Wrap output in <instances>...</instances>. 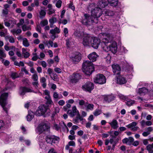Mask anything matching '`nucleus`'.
I'll return each instance as SVG.
<instances>
[{"label": "nucleus", "mask_w": 153, "mask_h": 153, "mask_svg": "<svg viewBox=\"0 0 153 153\" xmlns=\"http://www.w3.org/2000/svg\"><path fill=\"white\" fill-rule=\"evenodd\" d=\"M115 36L112 34H108L105 36L102 39L101 47L104 51L106 52L111 51L115 53L117 51V43L113 40Z\"/></svg>", "instance_id": "obj_1"}, {"label": "nucleus", "mask_w": 153, "mask_h": 153, "mask_svg": "<svg viewBox=\"0 0 153 153\" xmlns=\"http://www.w3.org/2000/svg\"><path fill=\"white\" fill-rule=\"evenodd\" d=\"M91 15L85 13L84 15L85 19L82 21V23L85 25H91L97 23L98 18L102 14V11L100 8L96 7L91 10Z\"/></svg>", "instance_id": "obj_2"}, {"label": "nucleus", "mask_w": 153, "mask_h": 153, "mask_svg": "<svg viewBox=\"0 0 153 153\" xmlns=\"http://www.w3.org/2000/svg\"><path fill=\"white\" fill-rule=\"evenodd\" d=\"M82 69L83 72L86 75H89L94 70V67L93 63L89 61L84 62L82 65Z\"/></svg>", "instance_id": "obj_3"}, {"label": "nucleus", "mask_w": 153, "mask_h": 153, "mask_svg": "<svg viewBox=\"0 0 153 153\" xmlns=\"http://www.w3.org/2000/svg\"><path fill=\"white\" fill-rule=\"evenodd\" d=\"M1 96L0 97V104L3 108V110L5 111L6 114H7L8 108L9 107V106L6 107L7 102V99L8 97V94L7 93H3L0 92Z\"/></svg>", "instance_id": "obj_4"}, {"label": "nucleus", "mask_w": 153, "mask_h": 153, "mask_svg": "<svg viewBox=\"0 0 153 153\" xmlns=\"http://www.w3.org/2000/svg\"><path fill=\"white\" fill-rule=\"evenodd\" d=\"M94 82L96 83L102 84L106 82L105 76L102 74H97L94 79Z\"/></svg>", "instance_id": "obj_5"}, {"label": "nucleus", "mask_w": 153, "mask_h": 153, "mask_svg": "<svg viewBox=\"0 0 153 153\" xmlns=\"http://www.w3.org/2000/svg\"><path fill=\"white\" fill-rule=\"evenodd\" d=\"M81 76L79 74L74 73L69 76V80L70 82L72 83H76L81 79Z\"/></svg>", "instance_id": "obj_6"}, {"label": "nucleus", "mask_w": 153, "mask_h": 153, "mask_svg": "<svg viewBox=\"0 0 153 153\" xmlns=\"http://www.w3.org/2000/svg\"><path fill=\"white\" fill-rule=\"evenodd\" d=\"M83 90L91 92L94 88V84L90 82H88L82 86Z\"/></svg>", "instance_id": "obj_7"}, {"label": "nucleus", "mask_w": 153, "mask_h": 153, "mask_svg": "<svg viewBox=\"0 0 153 153\" xmlns=\"http://www.w3.org/2000/svg\"><path fill=\"white\" fill-rule=\"evenodd\" d=\"M70 58L73 62H78L81 60V54L79 52H76L71 55Z\"/></svg>", "instance_id": "obj_8"}, {"label": "nucleus", "mask_w": 153, "mask_h": 153, "mask_svg": "<svg viewBox=\"0 0 153 153\" xmlns=\"http://www.w3.org/2000/svg\"><path fill=\"white\" fill-rule=\"evenodd\" d=\"M49 127L45 123H40L36 128V132L40 133L43 131L48 129Z\"/></svg>", "instance_id": "obj_9"}, {"label": "nucleus", "mask_w": 153, "mask_h": 153, "mask_svg": "<svg viewBox=\"0 0 153 153\" xmlns=\"http://www.w3.org/2000/svg\"><path fill=\"white\" fill-rule=\"evenodd\" d=\"M79 113V111L77 110L76 107L75 105L73 106L72 110H69L67 111V114L71 117H73L75 115Z\"/></svg>", "instance_id": "obj_10"}, {"label": "nucleus", "mask_w": 153, "mask_h": 153, "mask_svg": "<svg viewBox=\"0 0 153 153\" xmlns=\"http://www.w3.org/2000/svg\"><path fill=\"white\" fill-rule=\"evenodd\" d=\"M26 92H34L32 89L30 88L25 87H22L20 88L19 92L20 95H24Z\"/></svg>", "instance_id": "obj_11"}, {"label": "nucleus", "mask_w": 153, "mask_h": 153, "mask_svg": "<svg viewBox=\"0 0 153 153\" xmlns=\"http://www.w3.org/2000/svg\"><path fill=\"white\" fill-rule=\"evenodd\" d=\"M113 71L114 74L116 76L120 74L121 68L120 66L117 64H114L112 65Z\"/></svg>", "instance_id": "obj_12"}, {"label": "nucleus", "mask_w": 153, "mask_h": 153, "mask_svg": "<svg viewBox=\"0 0 153 153\" xmlns=\"http://www.w3.org/2000/svg\"><path fill=\"white\" fill-rule=\"evenodd\" d=\"M150 89L149 87L146 88V87H141L139 88L137 90V94L140 96H144L146 94L148 93L149 90H150Z\"/></svg>", "instance_id": "obj_13"}, {"label": "nucleus", "mask_w": 153, "mask_h": 153, "mask_svg": "<svg viewBox=\"0 0 153 153\" xmlns=\"http://www.w3.org/2000/svg\"><path fill=\"white\" fill-rule=\"evenodd\" d=\"M93 37H85L83 40L82 43L85 46H91Z\"/></svg>", "instance_id": "obj_14"}, {"label": "nucleus", "mask_w": 153, "mask_h": 153, "mask_svg": "<svg viewBox=\"0 0 153 153\" xmlns=\"http://www.w3.org/2000/svg\"><path fill=\"white\" fill-rule=\"evenodd\" d=\"M91 46L95 49H97L100 43V40L97 38L93 37Z\"/></svg>", "instance_id": "obj_15"}, {"label": "nucleus", "mask_w": 153, "mask_h": 153, "mask_svg": "<svg viewBox=\"0 0 153 153\" xmlns=\"http://www.w3.org/2000/svg\"><path fill=\"white\" fill-rule=\"evenodd\" d=\"M117 77V83L120 84H123L126 83L127 80L123 76H121L120 74L119 75L116 76Z\"/></svg>", "instance_id": "obj_16"}, {"label": "nucleus", "mask_w": 153, "mask_h": 153, "mask_svg": "<svg viewBox=\"0 0 153 153\" xmlns=\"http://www.w3.org/2000/svg\"><path fill=\"white\" fill-rule=\"evenodd\" d=\"M137 125V123L136 122H133L127 125L126 126L128 128H131V130L136 131L139 128L138 127L136 126Z\"/></svg>", "instance_id": "obj_17"}, {"label": "nucleus", "mask_w": 153, "mask_h": 153, "mask_svg": "<svg viewBox=\"0 0 153 153\" xmlns=\"http://www.w3.org/2000/svg\"><path fill=\"white\" fill-rule=\"evenodd\" d=\"M98 56L96 53L94 52L90 53L88 56V57L89 59L93 62L95 61Z\"/></svg>", "instance_id": "obj_18"}, {"label": "nucleus", "mask_w": 153, "mask_h": 153, "mask_svg": "<svg viewBox=\"0 0 153 153\" xmlns=\"http://www.w3.org/2000/svg\"><path fill=\"white\" fill-rule=\"evenodd\" d=\"M134 139L132 137H129L128 138H126L123 139L122 142L123 143H126L128 145H131L134 141Z\"/></svg>", "instance_id": "obj_19"}, {"label": "nucleus", "mask_w": 153, "mask_h": 153, "mask_svg": "<svg viewBox=\"0 0 153 153\" xmlns=\"http://www.w3.org/2000/svg\"><path fill=\"white\" fill-rule=\"evenodd\" d=\"M115 97L113 95H105L104 96V100L106 102H110L114 99Z\"/></svg>", "instance_id": "obj_20"}, {"label": "nucleus", "mask_w": 153, "mask_h": 153, "mask_svg": "<svg viewBox=\"0 0 153 153\" xmlns=\"http://www.w3.org/2000/svg\"><path fill=\"white\" fill-rule=\"evenodd\" d=\"M11 137L10 135H8L6 134H3L2 139L6 143H8L11 142Z\"/></svg>", "instance_id": "obj_21"}, {"label": "nucleus", "mask_w": 153, "mask_h": 153, "mask_svg": "<svg viewBox=\"0 0 153 153\" xmlns=\"http://www.w3.org/2000/svg\"><path fill=\"white\" fill-rule=\"evenodd\" d=\"M111 127L114 129H117L118 127L117 121L115 120H113L112 122L109 123Z\"/></svg>", "instance_id": "obj_22"}, {"label": "nucleus", "mask_w": 153, "mask_h": 153, "mask_svg": "<svg viewBox=\"0 0 153 153\" xmlns=\"http://www.w3.org/2000/svg\"><path fill=\"white\" fill-rule=\"evenodd\" d=\"M39 108L41 110L43 115L45 114L48 110V107L45 105H41L39 106Z\"/></svg>", "instance_id": "obj_23"}, {"label": "nucleus", "mask_w": 153, "mask_h": 153, "mask_svg": "<svg viewBox=\"0 0 153 153\" xmlns=\"http://www.w3.org/2000/svg\"><path fill=\"white\" fill-rule=\"evenodd\" d=\"M107 5L108 4L106 2L102 0L97 3V5L98 7L97 8L104 7Z\"/></svg>", "instance_id": "obj_24"}, {"label": "nucleus", "mask_w": 153, "mask_h": 153, "mask_svg": "<svg viewBox=\"0 0 153 153\" xmlns=\"http://www.w3.org/2000/svg\"><path fill=\"white\" fill-rule=\"evenodd\" d=\"M45 98L46 100V104H47L54 105V103L51 100L50 96H46L45 97Z\"/></svg>", "instance_id": "obj_25"}, {"label": "nucleus", "mask_w": 153, "mask_h": 153, "mask_svg": "<svg viewBox=\"0 0 153 153\" xmlns=\"http://www.w3.org/2000/svg\"><path fill=\"white\" fill-rule=\"evenodd\" d=\"M146 149L149 153H153V143L148 145L146 147Z\"/></svg>", "instance_id": "obj_26"}, {"label": "nucleus", "mask_w": 153, "mask_h": 153, "mask_svg": "<svg viewBox=\"0 0 153 153\" xmlns=\"http://www.w3.org/2000/svg\"><path fill=\"white\" fill-rule=\"evenodd\" d=\"M34 113L31 111H28V113L27 116V120L28 121H30L34 117Z\"/></svg>", "instance_id": "obj_27"}, {"label": "nucleus", "mask_w": 153, "mask_h": 153, "mask_svg": "<svg viewBox=\"0 0 153 153\" xmlns=\"http://www.w3.org/2000/svg\"><path fill=\"white\" fill-rule=\"evenodd\" d=\"M108 3L113 7H116L117 5L118 0H108Z\"/></svg>", "instance_id": "obj_28"}, {"label": "nucleus", "mask_w": 153, "mask_h": 153, "mask_svg": "<svg viewBox=\"0 0 153 153\" xmlns=\"http://www.w3.org/2000/svg\"><path fill=\"white\" fill-rule=\"evenodd\" d=\"M22 53L23 55L25 58H28L30 56V54L29 52L26 51V48H23L22 49Z\"/></svg>", "instance_id": "obj_29"}, {"label": "nucleus", "mask_w": 153, "mask_h": 153, "mask_svg": "<svg viewBox=\"0 0 153 153\" xmlns=\"http://www.w3.org/2000/svg\"><path fill=\"white\" fill-rule=\"evenodd\" d=\"M60 32V30L59 28L56 27L54 29H52L50 30V33L53 35H54L56 33H59Z\"/></svg>", "instance_id": "obj_30"}, {"label": "nucleus", "mask_w": 153, "mask_h": 153, "mask_svg": "<svg viewBox=\"0 0 153 153\" xmlns=\"http://www.w3.org/2000/svg\"><path fill=\"white\" fill-rule=\"evenodd\" d=\"M11 32L13 35H17L21 33L22 30L20 29H13L11 30Z\"/></svg>", "instance_id": "obj_31"}, {"label": "nucleus", "mask_w": 153, "mask_h": 153, "mask_svg": "<svg viewBox=\"0 0 153 153\" xmlns=\"http://www.w3.org/2000/svg\"><path fill=\"white\" fill-rule=\"evenodd\" d=\"M74 35L76 36L82 38L84 35V33L82 31H76L74 33Z\"/></svg>", "instance_id": "obj_32"}, {"label": "nucleus", "mask_w": 153, "mask_h": 153, "mask_svg": "<svg viewBox=\"0 0 153 153\" xmlns=\"http://www.w3.org/2000/svg\"><path fill=\"white\" fill-rule=\"evenodd\" d=\"M6 54L4 51L2 49H0V59H2L6 58Z\"/></svg>", "instance_id": "obj_33"}, {"label": "nucleus", "mask_w": 153, "mask_h": 153, "mask_svg": "<svg viewBox=\"0 0 153 153\" xmlns=\"http://www.w3.org/2000/svg\"><path fill=\"white\" fill-rule=\"evenodd\" d=\"M39 17L41 19H42L44 18L46 15V12L45 9H41L40 11L39 12Z\"/></svg>", "instance_id": "obj_34"}, {"label": "nucleus", "mask_w": 153, "mask_h": 153, "mask_svg": "<svg viewBox=\"0 0 153 153\" xmlns=\"http://www.w3.org/2000/svg\"><path fill=\"white\" fill-rule=\"evenodd\" d=\"M85 107L87 111L92 110L94 108V105L93 104L86 103L85 105Z\"/></svg>", "instance_id": "obj_35"}, {"label": "nucleus", "mask_w": 153, "mask_h": 153, "mask_svg": "<svg viewBox=\"0 0 153 153\" xmlns=\"http://www.w3.org/2000/svg\"><path fill=\"white\" fill-rule=\"evenodd\" d=\"M52 144L53 143H57L59 141V137L54 135H52Z\"/></svg>", "instance_id": "obj_36"}, {"label": "nucleus", "mask_w": 153, "mask_h": 153, "mask_svg": "<svg viewBox=\"0 0 153 153\" xmlns=\"http://www.w3.org/2000/svg\"><path fill=\"white\" fill-rule=\"evenodd\" d=\"M40 82L42 83V85L44 88H45L46 86V79L44 77H41L40 79Z\"/></svg>", "instance_id": "obj_37"}, {"label": "nucleus", "mask_w": 153, "mask_h": 153, "mask_svg": "<svg viewBox=\"0 0 153 153\" xmlns=\"http://www.w3.org/2000/svg\"><path fill=\"white\" fill-rule=\"evenodd\" d=\"M104 14L106 16H112L114 14V13L113 11L106 10L104 12Z\"/></svg>", "instance_id": "obj_38"}, {"label": "nucleus", "mask_w": 153, "mask_h": 153, "mask_svg": "<svg viewBox=\"0 0 153 153\" xmlns=\"http://www.w3.org/2000/svg\"><path fill=\"white\" fill-rule=\"evenodd\" d=\"M22 42L23 45L25 47H28L30 45L28 41L26 38H22Z\"/></svg>", "instance_id": "obj_39"}, {"label": "nucleus", "mask_w": 153, "mask_h": 153, "mask_svg": "<svg viewBox=\"0 0 153 153\" xmlns=\"http://www.w3.org/2000/svg\"><path fill=\"white\" fill-rule=\"evenodd\" d=\"M6 40H8L9 42L11 43L15 42V39L12 36H7L5 37Z\"/></svg>", "instance_id": "obj_40"}, {"label": "nucleus", "mask_w": 153, "mask_h": 153, "mask_svg": "<svg viewBox=\"0 0 153 153\" xmlns=\"http://www.w3.org/2000/svg\"><path fill=\"white\" fill-rule=\"evenodd\" d=\"M52 135H48L46 136V141L48 143H50L52 144Z\"/></svg>", "instance_id": "obj_41"}, {"label": "nucleus", "mask_w": 153, "mask_h": 153, "mask_svg": "<svg viewBox=\"0 0 153 153\" xmlns=\"http://www.w3.org/2000/svg\"><path fill=\"white\" fill-rule=\"evenodd\" d=\"M48 24V22L47 19H44L42 20L40 22L41 25L42 27H44L47 25Z\"/></svg>", "instance_id": "obj_42"}, {"label": "nucleus", "mask_w": 153, "mask_h": 153, "mask_svg": "<svg viewBox=\"0 0 153 153\" xmlns=\"http://www.w3.org/2000/svg\"><path fill=\"white\" fill-rule=\"evenodd\" d=\"M148 84L147 83H146L142 82H140L139 83L137 86L138 87H139L141 88L146 87V88H147L148 87Z\"/></svg>", "instance_id": "obj_43"}, {"label": "nucleus", "mask_w": 153, "mask_h": 153, "mask_svg": "<svg viewBox=\"0 0 153 153\" xmlns=\"http://www.w3.org/2000/svg\"><path fill=\"white\" fill-rule=\"evenodd\" d=\"M38 140L39 142V144L40 146H43V140L44 141L43 138L41 136H39L38 138Z\"/></svg>", "instance_id": "obj_44"}, {"label": "nucleus", "mask_w": 153, "mask_h": 153, "mask_svg": "<svg viewBox=\"0 0 153 153\" xmlns=\"http://www.w3.org/2000/svg\"><path fill=\"white\" fill-rule=\"evenodd\" d=\"M53 42L51 40H49L48 42H46V45L48 48H50V47H52L53 46Z\"/></svg>", "instance_id": "obj_45"}, {"label": "nucleus", "mask_w": 153, "mask_h": 153, "mask_svg": "<svg viewBox=\"0 0 153 153\" xmlns=\"http://www.w3.org/2000/svg\"><path fill=\"white\" fill-rule=\"evenodd\" d=\"M33 56L32 58V60L33 61H36L38 59H39V57L37 56V53H33Z\"/></svg>", "instance_id": "obj_46"}, {"label": "nucleus", "mask_w": 153, "mask_h": 153, "mask_svg": "<svg viewBox=\"0 0 153 153\" xmlns=\"http://www.w3.org/2000/svg\"><path fill=\"white\" fill-rule=\"evenodd\" d=\"M130 70L129 71V72H128L127 71V72L128 73H129V75L127 77L128 78V77H129V78H132V75L131 74H132V72L133 71V68L132 67V65L130 66Z\"/></svg>", "instance_id": "obj_47"}, {"label": "nucleus", "mask_w": 153, "mask_h": 153, "mask_svg": "<svg viewBox=\"0 0 153 153\" xmlns=\"http://www.w3.org/2000/svg\"><path fill=\"white\" fill-rule=\"evenodd\" d=\"M127 102H126V104L128 106H130L132 105L135 102L134 100H129L128 101L127 99Z\"/></svg>", "instance_id": "obj_48"}, {"label": "nucleus", "mask_w": 153, "mask_h": 153, "mask_svg": "<svg viewBox=\"0 0 153 153\" xmlns=\"http://www.w3.org/2000/svg\"><path fill=\"white\" fill-rule=\"evenodd\" d=\"M35 114L36 115L38 116L43 115L41 111V110L39 108V107L38 108L37 110H36L35 113Z\"/></svg>", "instance_id": "obj_49"}, {"label": "nucleus", "mask_w": 153, "mask_h": 153, "mask_svg": "<svg viewBox=\"0 0 153 153\" xmlns=\"http://www.w3.org/2000/svg\"><path fill=\"white\" fill-rule=\"evenodd\" d=\"M77 101L78 102L79 105L81 106H82L83 105H84L85 106V105L86 104V103H85V101L82 100H78Z\"/></svg>", "instance_id": "obj_50"}, {"label": "nucleus", "mask_w": 153, "mask_h": 153, "mask_svg": "<svg viewBox=\"0 0 153 153\" xmlns=\"http://www.w3.org/2000/svg\"><path fill=\"white\" fill-rule=\"evenodd\" d=\"M64 35L65 37H67L68 35V29L66 27L64 28L63 30Z\"/></svg>", "instance_id": "obj_51"}, {"label": "nucleus", "mask_w": 153, "mask_h": 153, "mask_svg": "<svg viewBox=\"0 0 153 153\" xmlns=\"http://www.w3.org/2000/svg\"><path fill=\"white\" fill-rule=\"evenodd\" d=\"M120 98L124 100L127 101V100L128 99V97L124 96L122 94H120L119 95Z\"/></svg>", "instance_id": "obj_52"}, {"label": "nucleus", "mask_w": 153, "mask_h": 153, "mask_svg": "<svg viewBox=\"0 0 153 153\" xmlns=\"http://www.w3.org/2000/svg\"><path fill=\"white\" fill-rule=\"evenodd\" d=\"M49 22L50 24L53 25L54 23L56 22V19L54 17L52 18L49 20Z\"/></svg>", "instance_id": "obj_53"}, {"label": "nucleus", "mask_w": 153, "mask_h": 153, "mask_svg": "<svg viewBox=\"0 0 153 153\" xmlns=\"http://www.w3.org/2000/svg\"><path fill=\"white\" fill-rule=\"evenodd\" d=\"M11 76L13 79H15L18 77L19 76L17 73L16 72H13L11 73Z\"/></svg>", "instance_id": "obj_54"}, {"label": "nucleus", "mask_w": 153, "mask_h": 153, "mask_svg": "<svg viewBox=\"0 0 153 153\" xmlns=\"http://www.w3.org/2000/svg\"><path fill=\"white\" fill-rule=\"evenodd\" d=\"M62 3V2L61 0L58 1L56 4V7L58 8H60L61 6Z\"/></svg>", "instance_id": "obj_55"}, {"label": "nucleus", "mask_w": 153, "mask_h": 153, "mask_svg": "<svg viewBox=\"0 0 153 153\" xmlns=\"http://www.w3.org/2000/svg\"><path fill=\"white\" fill-rule=\"evenodd\" d=\"M2 14L5 16L8 14V10L7 9H4L2 11Z\"/></svg>", "instance_id": "obj_56"}, {"label": "nucleus", "mask_w": 153, "mask_h": 153, "mask_svg": "<svg viewBox=\"0 0 153 153\" xmlns=\"http://www.w3.org/2000/svg\"><path fill=\"white\" fill-rule=\"evenodd\" d=\"M68 23L67 20L66 19H60L59 22V23L62 24L63 25H65L67 24Z\"/></svg>", "instance_id": "obj_57"}, {"label": "nucleus", "mask_w": 153, "mask_h": 153, "mask_svg": "<svg viewBox=\"0 0 153 153\" xmlns=\"http://www.w3.org/2000/svg\"><path fill=\"white\" fill-rule=\"evenodd\" d=\"M48 74L51 77V75L53 74V70L51 68H48L47 70Z\"/></svg>", "instance_id": "obj_58"}, {"label": "nucleus", "mask_w": 153, "mask_h": 153, "mask_svg": "<svg viewBox=\"0 0 153 153\" xmlns=\"http://www.w3.org/2000/svg\"><path fill=\"white\" fill-rule=\"evenodd\" d=\"M101 113V111L100 110H96L94 112V114L95 116H97L100 114Z\"/></svg>", "instance_id": "obj_59"}, {"label": "nucleus", "mask_w": 153, "mask_h": 153, "mask_svg": "<svg viewBox=\"0 0 153 153\" xmlns=\"http://www.w3.org/2000/svg\"><path fill=\"white\" fill-rule=\"evenodd\" d=\"M32 79L34 81H38V76L37 74H35L32 76Z\"/></svg>", "instance_id": "obj_60"}, {"label": "nucleus", "mask_w": 153, "mask_h": 153, "mask_svg": "<svg viewBox=\"0 0 153 153\" xmlns=\"http://www.w3.org/2000/svg\"><path fill=\"white\" fill-rule=\"evenodd\" d=\"M55 11L54 9L53 8H50L48 10V14L49 15H51L54 13Z\"/></svg>", "instance_id": "obj_61"}, {"label": "nucleus", "mask_w": 153, "mask_h": 153, "mask_svg": "<svg viewBox=\"0 0 153 153\" xmlns=\"http://www.w3.org/2000/svg\"><path fill=\"white\" fill-rule=\"evenodd\" d=\"M111 59V56L108 54L105 58L106 60L107 63H110V61Z\"/></svg>", "instance_id": "obj_62"}, {"label": "nucleus", "mask_w": 153, "mask_h": 153, "mask_svg": "<svg viewBox=\"0 0 153 153\" xmlns=\"http://www.w3.org/2000/svg\"><path fill=\"white\" fill-rule=\"evenodd\" d=\"M59 105L60 106H63L65 105V101L63 100H61L59 101L58 102Z\"/></svg>", "instance_id": "obj_63"}, {"label": "nucleus", "mask_w": 153, "mask_h": 153, "mask_svg": "<svg viewBox=\"0 0 153 153\" xmlns=\"http://www.w3.org/2000/svg\"><path fill=\"white\" fill-rule=\"evenodd\" d=\"M24 22V20L23 19H21L20 20L19 22L17 24L18 27L19 26L22 25Z\"/></svg>", "instance_id": "obj_64"}]
</instances>
